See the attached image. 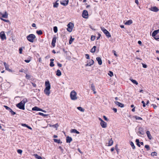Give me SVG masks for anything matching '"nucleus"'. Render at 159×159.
Here are the masks:
<instances>
[{"instance_id":"nucleus-14","label":"nucleus","mask_w":159,"mask_h":159,"mask_svg":"<svg viewBox=\"0 0 159 159\" xmlns=\"http://www.w3.org/2000/svg\"><path fill=\"white\" fill-rule=\"evenodd\" d=\"M100 125L103 128H106L107 127V123L104 121L100 122Z\"/></svg>"},{"instance_id":"nucleus-19","label":"nucleus","mask_w":159,"mask_h":159,"mask_svg":"<svg viewBox=\"0 0 159 159\" xmlns=\"http://www.w3.org/2000/svg\"><path fill=\"white\" fill-rule=\"evenodd\" d=\"M97 61H98V64L99 65H102V63L101 59L99 57H98L96 58Z\"/></svg>"},{"instance_id":"nucleus-61","label":"nucleus","mask_w":159,"mask_h":159,"mask_svg":"<svg viewBox=\"0 0 159 159\" xmlns=\"http://www.w3.org/2000/svg\"><path fill=\"white\" fill-rule=\"evenodd\" d=\"M57 66L59 67H61L62 66V64L59 63H57Z\"/></svg>"},{"instance_id":"nucleus-42","label":"nucleus","mask_w":159,"mask_h":159,"mask_svg":"<svg viewBox=\"0 0 159 159\" xmlns=\"http://www.w3.org/2000/svg\"><path fill=\"white\" fill-rule=\"evenodd\" d=\"M145 148H146L147 150L148 151L150 149L149 146L148 145H146L145 146Z\"/></svg>"},{"instance_id":"nucleus-11","label":"nucleus","mask_w":159,"mask_h":159,"mask_svg":"<svg viewBox=\"0 0 159 159\" xmlns=\"http://www.w3.org/2000/svg\"><path fill=\"white\" fill-rule=\"evenodd\" d=\"M56 40L57 37L56 36H54L52 39V46L53 47H54L55 46V44L56 42Z\"/></svg>"},{"instance_id":"nucleus-40","label":"nucleus","mask_w":159,"mask_h":159,"mask_svg":"<svg viewBox=\"0 0 159 159\" xmlns=\"http://www.w3.org/2000/svg\"><path fill=\"white\" fill-rule=\"evenodd\" d=\"M39 114L41 116H46L48 115L44 114L41 112H39Z\"/></svg>"},{"instance_id":"nucleus-50","label":"nucleus","mask_w":159,"mask_h":159,"mask_svg":"<svg viewBox=\"0 0 159 159\" xmlns=\"http://www.w3.org/2000/svg\"><path fill=\"white\" fill-rule=\"evenodd\" d=\"M9 112L12 115H14L16 114V113L13 111L12 109Z\"/></svg>"},{"instance_id":"nucleus-10","label":"nucleus","mask_w":159,"mask_h":159,"mask_svg":"<svg viewBox=\"0 0 159 159\" xmlns=\"http://www.w3.org/2000/svg\"><path fill=\"white\" fill-rule=\"evenodd\" d=\"M45 85L46 86L45 88L46 89H50L51 88L50 84L48 81H47L45 82Z\"/></svg>"},{"instance_id":"nucleus-21","label":"nucleus","mask_w":159,"mask_h":159,"mask_svg":"<svg viewBox=\"0 0 159 159\" xmlns=\"http://www.w3.org/2000/svg\"><path fill=\"white\" fill-rule=\"evenodd\" d=\"M146 134H147V136L148 137V138L149 139H151L152 138V136L151 135L150 133V132L149 131H147L146 132Z\"/></svg>"},{"instance_id":"nucleus-41","label":"nucleus","mask_w":159,"mask_h":159,"mask_svg":"<svg viewBox=\"0 0 159 159\" xmlns=\"http://www.w3.org/2000/svg\"><path fill=\"white\" fill-rule=\"evenodd\" d=\"M156 34H157L156 33V31H154L152 34V36L153 37H154Z\"/></svg>"},{"instance_id":"nucleus-47","label":"nucleus","mask_w":159,"mask_h":159,"mask_svg":"<svg viewBox=\"0 0 159 159\" xmlns=\"http://www.w3.org/2000/svg\"><path fill=\"white\" fill-rule=\"evenodd\" d=\"M157 153L156 152H153L151 154L152 156H157Z\"/></svg>"},{"instance_id":"nucleus-26","label":"nucleus","mask_w":159,"mask_h":159,"mask_svg":"<svg viewBox=\"0 0 159 159\" xmlns=\"http://www.w3.org/2000/svg\"><path fill=\"white\" fill-rule=\"evenodd\" d=\"M87 62L89 63L90 66L93 65L94 63V61L92 59L89 60V61H88Z\"/></svg>"},{"instance_id":"nucleus-4","label":"nucleus","mask_w":159,"mask_h":159,"mask_svg":"<svg viewBox=\"0 0 159 159\" xmlns=\"http://www.w3.org/2000/svg\"><path fill=\"white\" fill-rule=\"evenodd\" d=\"M101 30L103 31L106 36L109 38L111 37V35L110 33L104 27H101Z\"/></svg>"},{"instance_id":"nucleus-63","label":"nucleus","mask_w":159,"mask_h":159,"mask_svg":"<svg viewBox=\"0 0 159 159\" xmlns=\"http://www.w3.org/2000/svg\"><path fill=\"white\" fill-rule=\"evenodd\" d=\"M113 110L114 111V112H115V113H116L117 112V110L116 108H113Z\"/></svg>"},{"instance_id":"nucleus-55","label":"nucleus","mask_w":159,"mask_h":159,"mask_svg":"<svg viewBox=\"0 0 159 159\" xmlns=\"http://www.w3.org/2000/svg\"><path fill=\"white\" fill-rule=\"evenodd\" d=\"M103 117L104 119L107 121H108V118L105 116H103Z\"/></svg>"},{"instance_id":"nucleus-29","label":"nucleus","mask_w":159,"mask_h":159,"mask_svg":"<svg viewBox=\"0 0 159 159\" xmlns=\"http://www.w3.org/2000/svg\"><path fill=\"white\" fill-rule=\"evenodd\" d=\"M28 100L27 98H24L21 102H22V103H24L25 105V103L27 102Z\"/></svg>"},{"instance_id":"nucleus-33","label":"nucleus","mask_w":159,"mask_h":159,"mask_svg":"<svg viewBox=\"0 0 159 159\" xmlns=\"http://www.w3.org/2000/svg\"><path fill=\"white\" fill-rule=\"evenodd\" d=\"M34 156L37 159H42L41 157L40 156H39L37 154H34Z\"/></svg>"},{"instance_id":"nucleus-46","label":"nucleus","mask_w":159,"mask_h":159,"mask_svg":"<svg viewBox=\"0 0 159 159\" xmlns=\"http://www.w3.org/2000/svg\"><path fill=\"white\" fill-rule=\"evenodd\" d=\"M59 149L60 150L61 152L62 153H63V152H64V149H63L62 148V147H61V146H59Z\"/></svg>"},{"instance_id":"nucleus-60","label":"nucleus","mask_w":159,"mask_h":159,"mask_svg":"<svg viewBox=\"0 0 159 159\" xmlns=\"http://www.w3.org/2000/svg\"><path fill=\"white\" fill-rule=\"evenodd\" d=\"M112 51L114 53V55L116 57L117 56V55L116 53V52L115 50H113Z\"/></svg>"},{"instance_id":"nucleus-52","label":"nucleus","mask_w":159,"mask_h":159,"mask_svg":"<svg viewBox=\"0 0 159 159\" xmlns=\"http://www.w3.org/2000/svg\"><path fill=\"white\" fill-rule=\"evenodd\" d=\"M17 152L19 154H21L22 152V151L21 150L18 149L17 151Z\"/></svg>"},{"instance_id":"nucleus-36","label":"nucleus","mask_w":159,"mask_h":159,"mask_svg":"<svg viewBox=\"0 0 159 159\" xmlns=\"http://www.w3.org/2000/svg\"><path fill=\"white\" fill-rule=\"evenodd\" d=\"M36 33L39 35H41L43 34L42 31L41 30H37Z\"/></svg>"},{"instance_id":"nucleus-37","label":"nucleus","mask_w":159,"mask_h":159,"mask_svg":"<svg viewBox=\"0 0 159 159\" xmlns=\"http://www.w3.org/2000/svg\"><path fill=\"white\" fill-rule=\"evenodd\" d=\"M91 89H92V90H93V91H94L95 90V86L93 84H91Z\"/></svg>"},{"instance_id":"nucleus-6","label":"nucleus","mask_w":159,"mask_h":159,"mask_svg":"<svg viewBox=\"0 0 159 159\" xmlns=\"http://www.w3.org/2000/svg\"><path fill=\"white\" fill-rule=\"evenodd\" d=\"M16 106L17 107L20 109L24 110L25 109V105L24 103H22L21 102H20L19 103L17 104Z\"/></svg>"},{"instance_id":"nucleus-51","label":"nucleus","mask_w":159,"mask_h":159,"mask_svg":"<svg viewBox=\"0 0 159 159\" xmlns=\"http://www.w3.org/2000/svg\"><path fill=\"white\" fill-rule=\"evenodd\" d=\"M85 57L87 59H90L89 56L88 54H86L85 55Z\"/></svg>"},{"instance_id":"nucleus-18","label":"nucleus","mask_w":159,"mask_h":159,"mask_svg":"<svg viewBox=\"0 0 159 159\" xmlns=\"http://www.w3.org/2000/svg\"><path fill=\"white\" fill-rule=\"evenodd\" d=\"M72 140V138L71 137H70L69 136H67L66 138V142L67 143H70Z\"/></svg>"},{"instance_id":"nucleus-2","label":"nucleus","mask_w":159,"mask_h":159,"mask_svg":"<svg viewBox=\"0 0 159 159\" xmlns=\"http://www.w3.org/2000/svg\"><path fill=\"white\" fill-rule=\"evenodd\" d=\"M35 38V36L33 34H30L26 37L27 39L31 43H33L34 42V40Z\"/></svg>"},{"instance_id":"nucleus-23","label":"nucleus","mask_w":159,"mask_h":159,"mask_svg":"<svg viewBox=\"0 0 159 159\" xmlns=\"http://www.w3.org/2000/svg\"><path fill=\"white\" fill-rule=\"evenodd\" d=\"M71 133H76L77 134H80V132L78 131L77 130L75 129H71Z\"/></svg>"},{"instance_id":"nucleus-38","label":"nucleus","mask_w":159,"mask_h":159,"mask_svg":"<svg viewBox=\"0 0 159 159\" xmlns=\"http://www.w3.org/2000/svg\"><path fill=\"white\" fill-rule=\"evenodd\" d=\"M4 107L7 110H8V111H11V109L10 108V107H7V106H4Z\"/></svg>"},{"instance_id":"nucleus-8","label":"nucleus","mask_w":159,"mask_h":159,"mask_svg":"<svg viewBox=\"0 0 159 159\" xmlns=\"http://www.w3.org/2000/svg\"><path fill=\"white\" fill-rule=\"evenodd\" d=\"M88 11L86 10H84L82 14V17L84 18H88Z\"/></svg>"},{"instance_id":"nucleus-32","label":"nucleus","mask_w":159,"mask_h":159,"mask_svg":"<svg viewBox=\"0 0 159 159\" xmlns=\"http://www.w3.org/2000/svg\"><path fill=\"white\" fill-rule=\"evenodd\" d=\"M50 126L57 128L58 126V125L57 123L55 125H50Z\"/></svg>"},{"instance_id":"nucleus-13","label":"nucleus","mask_w":159,"mask_h":159,"mask_svg":"<svg viewBox=\"0 0 159 159\" xmlns=\"http://www.w3.org/2000/svg\"><path fill=\"white\" fill-rule=\"evenodd\" d=\"M114 103L119 107H124V104L119 102L117 101H115Z\"/></svg>"},{"instance_id":"nucleus-58","label":"nucleus","mask_w":159,"mask_h":159,"mask_svg":"<svg viewBox=\"0 0 159 159\" xmlns=\"http://www.w3.org/2000/svg\"><path fill=\"white\" fill-rule=\"evenodd\" d=\"M152 106L154 109H156L157 107V106L156 105L153 104H152Z\"/></svg>"},{"instance_id":"nucleus-44","label":"nucleus","mask_w":159,"mask_h":159,"mask_svg":"<svg viewBox=\"0 0 159 159\" xmlns=\"http://www.w3.org/2000/svg\"><path fill=\"white\" fill-rule=\"evenodd\" d=\"M109 75H110L111 77H112L113 75V73L111 71H109V73L108 74Z\"/></svg>"},{"instance_id":"nucleus-9","label":"nucleus","mask_w":159,"mask_h":159,"mask_svg":"<svg viewBox=\"0 0 159 159\" xmlns=\"http://www.w3.org/2000/svg\"><path fill=\"white\" fill-rule=\"evenodd\" d=\"M69 0H62L60 2L61 4L64 6H66L68 3Z\"/></svg>"},{"instance_id":"nucleus-53","label":"nucleus","mask_w":159,"mask_h":159,"mask_svg":"<svg viewBox=\"0 0 159 159\" xmlns=\"http://www.w3.org/2000/svg\"><path fill=\"white\" fill-rule=\"evenodd\" d=\"M0 19H1V20H2L3 21H5V22H8L9 21V20H5V19H2V18H0Z\"/></svg>"},{"instance_id":"nucleus-45","label":"nucleus","mask_w":159,"mask_h":159,"mask_svg":"<svg viewBox=\"0 0 159 159\" xmlns=\"http://www.w3.org/2000/svg\"><path fill=\"white\" fill-rule=\"evenodd\" d=\"M38 107H33L32 108V110L33 111H38Z\"/></svg>"},{"instance_id":"nucleus-15","label":"nucleus","mask_w":159,"mask_h":159,"mask_svg":"<svg viewBox=\"0 0 159 159\" xmlns=\"http://www.w3.org/2000/svg\"><path fill=\"white\" fill-rule=\"evenodd\" d=\"M50 89H45L44 90V93L47 96H49L50 93Z\"/></svg>"},{"instance_id":"nucleus-3","label":"nucleus","mask_w":159,"mask_h":159,"mask_svg":"<svg viewBox=\"0 0 159 159\" xmlns=\"http://www.w3.org/2000/svg\"><path fill=\"white\" fill-rule=\"evenodd\" d=\"M136 132L138 135H139L140 134L143 135L144 134V129L141 127H139L138 129H136Z\"/></svg>"},{"instance_id":"nucleus-54","label":"nucleus","mask_w":159,"mask_h":159,"mask_svg":"<svg viewBox=\"0 0 159 159\" xmlns=\"http://www.w3.org/2000/svg\"><path fill=\"white\" fill-rule=\"evenodd\" d=\"M22 50H23V49L22 48H19V53L20 54H21L22 53Z\"/></svg>"},{"instance_id":"nucleus-48","label":"nucleus","mask_w":159,"mask_h":159,"mask_svg":"<svg viewBox=\"0 0 159 159\" xmlns=\"http://www.w3.org/2000/svg\"><path fill=\"white\" fill-rule=\"evenodd\" d=\"M95 39V36L92 35L91 37V39L92 41H94Z\"/></svg>"},{"instance_id":"nucleus-28","label":"nucleus","mask_w":159,"mask_h":159,"mask_svg":"<svg viewBox=\"0 0 159 159\" xmlns=\"http://www.w3.org/2000/svg\"><path fill=\"white\" fill-rule=\"evenodd\" d=\"M96 47V46H94L93 48L91 49L90 52H91L93 53L95 51V49Z\"/></svg>"},{"instance_id":"nucleus-49","label":"nucleus","mask_w":159,"mask_h":159,"mask_svg":"<svg viewBox=\"0 0 159 159\" xmlns=\"http://www.w3.org/2000/svg\"><path fill=\"white\" fill-rule=\"evenodd\" d=\"M50 66L51 67H53L54 66V65L53 63V62L52 61H51L50 63Z\"/></svg>"},{"instance_id":"nucleus-57","label":"nucleus","mask_w":159,"mask_h":159,"mask_svg":"<svg viewBox=\"0 0 159 159\" xmlns=\"http://www.w3.org/2000/svg\"><path fill=\"white\" fill-rule=\"evenodd\" d=\"M25 77L27 79H29L30 78V76L27 74H26Z\"/></svg>"},{"instance_id":"nucleus-35","label":"nucleus","mask_w":159,"mask_h":159,"mask_svg":"<svg viewBox=\"0 0 159 159\" xmlns=\"http://www.w3.org/2000/svg\"><path fill=\"white\" fill-rule=\"evenodd\" d=\"M130 145L131 146L133 149H135V146L134 145V144L132 142H130Z\"/></svg>"},{"instance_id":"nucleus-39","label":"nucleus","mask_w":159,"mask_h":159,"mask_svg":"<svg viewBox=\"0 0 159 159\" xmlns=\"http://www.w3.org/2000/svg\"><path fill=\"white\" fill-rule=\"evenodd\" d=\"M53 30L55 33H56L57 31V28L56 26H54L53 27Z\"/></svg>"},{"instance_id":"nucleus-20","label":"nucleus","mask_w":159,"mask_h":159,"mask_svg":"<svg viewBox=\"0 0 159 159\" xmlns=\"http://www.w3.org/2000/svg\"><path fill=\"white\" fill-rule=\"evenodd\" d=\"M133 23L132 20H129L127 21L125 23V25H129L132 24Z\"/></svg>"},{"instance_id":"nucleus-56","label":"nucleus","mask_w":159,"mask_h":159,"mask_svg":"<svg viewBox=\"0 0 159 159\" xmlns=\"http://www.w3.org/2000/svg\"><path fill=\"white\" fill-rule=\"evenodd\" d=\"M143 104V107H144L146 106L145 103L144 102V101H142L141 102Z\"/></svg>"},{"instance_id":"nucleus-5","label":"nucleus","mask_w":159,"mask_h":159,"mask_svg":"<svg viewBox=\"0 0 159 159\" xmlns=\"http://www.w3.org/2000/svg\"><path fill=\"white\" fill-rule=\"evenodd\" d=\"M67 26L68 27L67 29V31L69 32H71L74 27V24L71 22H70L67 25Z\"/></svg>"},{"instance_id":"nucleus-59","label":"nucleus","mask_w":159,"mask_h":159,"mask_svg":"<svg viewBox=\"0 0 159 159\" xmlns=\"http://www.w3.org/2000/svg\"><path fill=\"white\" fill-rule=\"evenodd\" d=\"M143 67L144 68H146L147 67V65L146 64H144L143 63L142 64Z\"/></svg>"},{"instance_id":"nucleus-17","label":"nucleus","mask_w":159,"mask_h":159,"mask_svg":"<svg viewBox=\"0 0 159 159\" xmlns=\"http://www.w3.org/2000/svg\"><path fill=\"white\" fill-rule=\"evenodd\" d=\"M4 65L5 66V69L6 70H8L9 71H11V70H10L9 68L8 65L7 64V63L6 62H4Z\"/></svg>"},{"instance_id":"nucleus-34","label":"nucleus","mask_w":159,"mask_h":159,"mask_svg":"<svg viewBox=\"0 0 159 159\" xmlns=\"http://www.w3.org/2000/svg\"><path fill=\"white\" fill-rule=\"evenodd\" d=\"M58 1V0L57 1V2L55 3H54L53 7H58L59 4L57 2Z\"/></svg>"},{"instance_id":"nucleus-12","label":"nucleus","mask_w":159,"mask_h":159,"mask_svg":"<svg viewBox=\"0 0 159 159\" xmlns=\"http://www.w3.org/2000/svg\"><path fill=\"white\" fill-rule=\"evenodd\" d=\"M0 15L2 16V17L3 18H8V13H7V11H6L5 12L4 14H2V12H0Z\"/></svg>"},{"instance_id":"nucleus-22","label":"nucleus","mask_w":159,"mask_h":159,"mask_svg":"<svg viewBox=\"0 0 159 159\" xmlns=\"http://www.w3.org/2000/svg\"><path fill=\"white\" fill-rule=\"evenodd\" d=\"M61 75V72L60 70H57L56 71V75L59 76Z\"/></svg>"},{"instance_id":"nucleus-62","label":"nucleus","mask_w":159,"mask_h":159,"mask_svg":"<svg viewBox=\"0 0 159 159\" xmlns=\"http://www.w3.org/2000/svg\"><path fill=\"white\" fill-rule=\"evenodd\" d=\"M30 61V60H25V61L26 63H29Z\"/></svg>"},{"instance_id":"nucleus-64","label":"nucleus","mask_w":159,"mask_h":159,"mask_svg":"<svg viewBox=\"0 0 159 159\" xmlns=\"http://www.w3.org/2000/svg\"><path fill=\"white\" fill-rule=\"evenodd\" d=\"M21 125L23 126H25V127H27V125L26 124H21Z\"/></svg>"},{"instance_id":"nucleus-7","label":"nucleus","mask_w":159,"mask_h":159,"mask_svg":"<svg viewBox=\"0 0 159 159\" xmlns=\"http://www.w3.org/2000/svg\"><path fill=\"white\" fill-rule=\"evenodd\" d=\"M0 37L2 40L6 39V37L4 31H1L0 33Z\"/></svg>"},{"instance_id":"nucleus-25","label":"nucleus","mask_w":159,"mask_h":159,"mask_svg":"<svg viewBox=\"0 0 159 159\" xmlns=\"http://www.w3.org/2000/svg\"><path fill=\"white\" fill-rule=\"evenodd\" d=\"M130 80L133 84H135L136 85L138 84V83L136 80L132 79L131 78H130Z\"/></svg>"},{"instance_id":"nucleus-31","label":"nucleus","mask_w":159,"mask_h":159,"mask_svg":"<svg viewBox=\"0 0 159 159\" xmlns=\"http://www.w3.org/2000/svg\"><path fill=\"white\" fill-rule=\"evenodd\" d=\"M77 109H78L79 111L82 112H84V110L83 109L82 107H77Z\"/></svg>"},{"instance_id":"nucleus-43","label":"nucleus","mask_w":159,"mask_h":159,"mask_svg":"<svg viewBox=\"0 0 159 159\" xmlns=\"http://www.w3.org/2000/svg\"><path fill=\"white\" fill-rule=\"evenodd\" d=\"M135 118H136V120H142V118L140 117L137 116H135Z\"/></svg>"},{"instance_id":"nucleus-24","label":"nucleus","mask_w":159,"mask_h":159,"mask_svg":"<svg viewBox=\"0 0 159 159\" xmlns=\"http://www.w3.org/2000/svg\"><path fill=\"white\" fill-rule=\"evenodd\" d=\"M113 143V141L112 140V139H110L108 141V146H111Z\"/></svg>"},{"instance_id":"nucleus-27","label":"nucleus","mask_w":159,"mask_h":159,"mask_svg":"<svg viewBox=\"0 0 159 159\" xmlns=\"http://www.w3.org/2000/svg\"><path fill=\"white\" fill-rule=\"evenodd\" d=\"M53 140L55 142L57 143H62V142L61 141V140L60 139H54Z\"/></svg>"},{"instance_id":"nucleus-1","label":"nucleus","mask_w":159,"mask_h":159,"mask_svg":"<svg viewBox=\"0 0 159 159\" xmlns=\"http://www.w3.org/2000/svg\"><path fill=\"white\" fill-rule=\"evenodd\" d=\"M70 97L72 100H75L77 99V93L74 90H72L70 93Z\"/></svg>"},{"instance_id":"nucleus-30","label":"nucleus","mask_w":159,"mask_h":159,"mask_svg":"<svg viewBox=\"0 0 159 159\" xmlns=\"http://www.w3.org/2000/svg\"><path fill=\"white\" fill-rule=\"evenodd\" d=\"M74 38H72V37H71L69 41V44H71L74 40Z\"/></svg>"},{"instance_id":"nucleus-16","label":"nucleus","mask_w":159,"mask_h":159,"mask_svg":"<svg viewBox=\"0 0 159 159\" xmlns=\"http://www.w3.org/2000/svg\"><path fill=\"white\" fill-rule=\"evenodd\" d=\"M150 10L151 11H154V12H157L159 10V9L158 8H157L156 7H152L151 8Z\"/></svg>"}]
</instances>
